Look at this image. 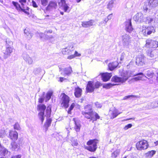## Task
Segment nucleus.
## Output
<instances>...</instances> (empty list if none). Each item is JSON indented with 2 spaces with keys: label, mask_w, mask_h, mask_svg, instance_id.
I'll list each match as a JSON object with an SVG mask.
<instances>
[{
  "label": "nucleus",
  "mask_w": 158,
  "mask_h": 158,
  "mask_svg": "<svg viewBox=\"0 0 158 158\" xmlns=\"http://www.w3.org/2000/svg\"><path fill=\"white\" fill-rule=\"evenodd\" d=\"M37 110L38 111H39L38 114V116L39 119L41 121L42 124H43L44 120V112L45 110L46 116L48 117H50L52 112L50 105L46 107V106L44 104H39L37 105Z\"/></svg>",
  "instance_id": "f257e3e1"
},
{
  "label": "nucleus",
  "mask_w": 158,
  "mask_h": 158,
  "mask_svg": "<svg viewBox=\"0 0 158 158\" xmlns=\"http://www.w3.org/2000/svg\"><path fill=\"white\" fill-rule=\"evenodd\" d=\"M85 110V111H82V114L86 118L89 119L90 121H95L99 118L98 113L92 110V108L90 105L86 106Z\"/></svg>",
  "instance_id": "f03ea898"
},
{
  "label": "nucleus",
  "mask_w": 158,
  "mask_h": 158,
  "mask_svg": "<svg viewBox=\"0 0 158 158\" xmlns=\"http://www.w3.org/2000/svg\"><path fill=\"white\" fill-rule=\"evenodd\" d=\"M61 98L60 103L61 107L66 109L69 106V103L70 101L69 96L64 93H62L60 94Z\"/></svg>",
  "instance_id": "7ed1b4c3"
},
{
  "label": "nucleus",
  "mask_w": 158,
  "mask_h": 158,
  "mask_svg": "<svg viewBox=\"0 0 158 158\" xmlns=\"http://www.w3.org/2000/svg\"><path fill=\"white\" fill-rule=\"evenodd\" d=\"M12 4L15 9L19 12H23L27 15H30V8L27 6L25 8L24 6H21L17 2L12 1Z\"/></svg>",
  "instance_id": "20e7f679"
},
{
  "label": "nucleus",
  "mask_w": 158,
  "mask_h": 158,
  "mask_svg": "<svg viewBox=\"0 0 158 158\" xmlns=\"http://www.w3.org/2000/svg\"><path fill=\"white\" fill-rule=\"evenodd\" d=\"M98 141V140L95 139L89 140L86 143L88 146L85 147V149L91 152H95L97 148Z\"/></svg>",
  "instance_id": "39448f33"
},
{
  "label": "nucleus",
  "mask_w": 158,
  "mask_h": 158,
  "mask_svg": "<svg viewBox=\"0 0 158 158\" xmlns=\"http://www.w3.org/2000/svg\"><path fill=\"white\" fill-rule=\"evenodd\" d=\"M6 49L4 51L3 57L6 59L10 56L11 53L13 52V48L12 47L13 43L11 41L9 42V40H6Z\"/></svg>",
  "instance_id": "423d86ee"
},
{
  "label": "nucleus",
  "mask_w": 158,
  "mask_h": 158,
  "mask_svg": "<svg viewBox=\"0 0 158 158\" xmlns=\"http://www.w3.org/2000/svg\"><path fill=\"white\" fill-rule=\"evenodd\" d=\"M121 39L123 47L126 48H128L131 42L130 36L127 34H124L121 36Z\"/></svg>",
  "instance_id": "0eeeda50"
},
{
  "label": "nucleus",
  "mask_w": 158,
  "mask_h": 158,
  "mask_svg": "<svg viewBox=\"0 0 158 158\" xmlns=\"http://www.w3.org/2000/svg\"><path fill=\"white\" fill-rule=\"evenodd\" d=\"M94 84V81H88L86 88V91L87 93H91L94 91L95 88H98L99 87L98 84Z\"/></svg>",
  "instance_id": "6e6552de"
},
{
  "label": "nucleus",
  "mask_w": 158,
  "mask_h": 158,
  "mask_svg": "<svg viewBox=\"0 0 158 158\" xmlns=\"http://www.w3.org/2000/svg\"><path fill=\"white\" fill-rule=\"evenodd\" d=\"M148 146L147 141L144 140L138 142L136 144V147L138 150H141L147 149Z\"/></svg>",
  "instance_id": "1a4fd4ad"
},
{
  "label": "nucleus",
  "mask_w": 158,
  "mask_h": 158,
  "mask_svg": "<svg viewBox=\"0 0 158 158\" xmlns=\"http://www.w3.org/2000/svg\"><path fill=\"white\" fill-rule=\"evenodd\" d=\"M134 72L131 70L123 71L121 74L123 81L125 82L131 77L133 76Z\"/></svg>",
  "instance_id": "9d476101"
},
{
  "label": "nucleus",
  "mask_w": 158,
  "mask_h": 158,
  "mask_svg": "<svg viewBox=\"0 0 158 158\" xmlns=\"http://www.w3.org/2000/svg\"><path fill=\"white\" fill-rule=\"evenodd\" d=\"M158 46V42L151 39H148L146 40L145 47L147 48H156Z\"/></svg>",
  "instance_id": "9b49d317"
},
{
  "label": "nucleus",
  "mask_w": 158,
  "mask_h": 158,
  "mask_svg": "<svg viewBox=\"0 0 158 158\" xmlns=\"http://www.w3.org/2000/svg\"><path fill=\"white\" fill-rule=\"evenodd\" d=\"M142 32L144 36H147L152 33H154L155 32V29L153 26H148L143 29Z\"/></svg>",
  "instance_id": "f8f14e48"
},
{
  "label": "nucleus",
  "mask_w": 158,
  "mask_h": 158,
  "mask_svg": "<svg viewBox=\"0 0 158 158\" xmlns=\"http://www.w3.org/2000/svg\"><path fill=\"white\" fill-rule=\"evenodd\" d=\"M8 138L13 141L17 140L18 138V132L16 131L10 130L9 132Z\"/></svg>",
  "instance_id": "ddd939ff"
},
{
  "label": "nucleus",
  "mask_w": 158,
  "mask_h": 158,
  "mask_svg": "<svg viewBox=\"0 0 158 158\" xmlns=\"http://www.w3.org/2000/svg\"><path fill=\"white\" fill-rule=\"evenodd\" d=\"M136 64L139 66H142L145 63L144 57L142 55L138 56L136 58Z\"/></svg>",
  "instance_id": "4468645a"
},
{
  "label": "nucleus",
  "mask_w": 158,
  "mask_h": 158,
  "mask_svg": "<svg viewBox=\"0 0 158 158\" xmlns=\"http://www.w3.org/2000/svg\"><path fill=\"white\" fill-rule=\"evenodd\" d=\"M57 7V2L56 1H52L49 2L46 10L47 11H50L56 9Z\"/></svg>",
  "instance_id": "2eb2a0df"
},
{
  "label": "nucleus",
  "mask_w": 158,
  "mask_h": 158,
  "mask_svg": "<svg viewBox=\"0 0 158 158\" xmlns=\"http://www.w3.org/2000/svg\"><path fill=\"white\" fill-rule=\"evenodd\" d=\"M143 15L141 12L137 13L133 17L134 20L135 21L140 22L143 21Z\"/></svg>",
  "instance_id": "dca6fc26"
},
{
  "label": "nucleus",
  "mask_w": 158,
  "mask_h": 158,
  "mask_svg": "<svg viewBox=\"0 0 158 158\" xmlns=\"http://www.w3.org/2000/svg\"><path fill=\"white\" fill-rule=\"evenodd\" d=\"M112 76L111 73H105L101 74L102 80L104 82H106L109 80Z\"/></svg>",
  "instance_id": "f3484780"
},
{
  "label": "nucleus",
  "mask_w": 158,
  "mask_h": 158,
  "mask_svg": "<svg viewBox=\"0 0 158 158\" xmlns=\"http://www.w3.org/2000/svg\"><path fill=\"white\" fill-rule=\"evenodd\" d=\"M73 120L74 122L75 126L74 129L77 132H79L81 127V125L79 122V121L76 118H74Z\"/></svg>",
  "instance_id": "a211bd4d"
},
{
  "label": "nucleus",
  "mask_w": 158,
  "mask_h": 158,
  "mask_svg": "<svg viewBox=\"0 0 158 158\" xmlns=\"http://www.w3.org/2000/svg\"><path fill=\"white\" fill-rule=\"evenodd\" d=\"M82 89L79 87L77 86L75 88L74 94L75 97L79 98L81 97L82 94Z\"/></svg>",
  "instance_id": "6ab92c4d"
},
{
  "label": "nucleus",
  "mask_w": 158,
  "mask_h": 158,
  "mask_svg": "<svg viewBox=\"0 0 158 158\" xmlns=\"http://www.w3.org/2000/svg\"><path fill=\"white\" fill-rule=\"evenodd\" d=\"M125 30L127 32L129 33H131L133 31V28L132 27L131 21H128L126 23Z\"/></svg>",
  "instance_id": "aec40b11"
},
{
  "label": "nucleus",
  "mask_w": 158,
  "mask_h": 158,
  "mask_svg": "<svg viewBox=\"0 0 158 158\" xmlns=\"http://www.w3.org/2000/svg\"><path fill=\"white\" fill-rule=\"evenodd\" d=\"M73 49H70L67 48H63L62 50V52L64 55H71L73 52Z\"/></svg>",
  "instance_id": "412c9836"
},
{
  "label": "nucleus",
  "mask_w": 158,
  "mask_h": 158,
  "mask_svg": "<svg viewBox=\"0 0 158 158\" xmlns=\"http://www.w3.org/2000/svg\"><path fill=\"white\" fill-rule=\"evenodd\" d=\"M111 81L112 82L117 83H123V80L121 77H118L117 76H115L112 77Z\"/></svg>",
  "instance_id": "4be33fe9"
},
{
  "label": "nucleus",
  "mask_w": 158,
  "mask_h": 158,
  "mask_svg": "<svg viewBox=\"0 0 158 158\" xmlns=\"http://www.w3.org/2000/svg\"><path fill=\"white\" fill-rule=\"evenodd\" d=\"M118 65V63L117 61H114L108 64V67L110 70L112 71L116 68Z\"/></svg>",
  "instance_id": "5701e85b"
},
{
  "label": "nucleus",
  "mask_w": 158,
  "mask_h": 158,
  "mask_svg": "<svg viewBox=\"0 0 158 158\" xmlns=\"http://www.w3.org/2000/svg\"><path fill=\"white\" fill-rule=\"evenodd\" d=\"M158 4V0H150L148 2V5L149 4L150 8H153L157 6Z\"/></svg>",
  "instance_id": "b1692460"
},
{
  "label": "nucleus",
  "mask_w": 158,
  "mask_h": 158,
  "mask_svg": "<svg viewBox=\"0 0 158 158\" xmlns=\"http://www.w3.org/2000/svg\"><path fill=\"white\" fill-rule=\"evenodd\" d=\"M118 84H112L111 83H107L106 84H102L99 83V86L101 85H102L103 88L107 89H109L113 86L118 85Z\"/></svg>",
  "instance_id": "393cba45"
},
{
  "label": "nucleus",
  "mask_w": 158,
  "mask_h": 158,
  "mask_svg": "<svg viewBox=\"0 0 158 158\" xmlns=\"http://www.w3.org/2000/svg\"><path fill=\"white\" fill-rule=\"evenodd\" d=\"M52 121V119L51 118H48L46 120L44 125L46 131L48 130V127L50 126Z\"/></svg>",
  "instance_id": "a878e982"
},
{
  "label": "nucleus",
  "mask_w": 158,
  "mask_h": 158,
  "mask_svg": "<svg viewBox=\"0 0 158 158\" xmlns=\"http://www.w3.org/2000/svg\"><path fill=\"white\" fill-rule=\"evenodd\" d=\"M81 25L83 27H88L92 26L93 25V23L91 21L83 22H82Z\"/></svg>",
  "instance_id": "bb28decb"
},
{
  "label": "nucleus",
  "mask_w": 158,
  "mask_h": 158,
  "mask_svg": "<svg viewBox=\"0 0 158 158\" xmlns=\"http://www.w3.org/2000/svg\"><path fill=\"white\" fill-rule=\"evenodd\" d=\"M64 71L65 75H69L72 73V70L71 67H69L65 68L64 70Z\"/></svg>",
  "instance_id": "cd10ccee"
},
{
  "label": "nucleus",
  "mask_w": 158,
  "mask_h": 158,
  "mask_svg": "<svg viewBox=\"0 0 158 158\" xmlns=\"http://www.w3.org/2000/svg\"><path fill=\"white\" fill-rule=\"evenodd\" d=\"M81 56V54L80 53H79L77 51H75L73 54L72 55L71 54V55L67 57V58L69 59H71L76 57L80 56Z\"/></svg>",
  "instance_id": "c85d7f7f"
},
{
  "label": "nucleus",
  "mask_w": 158,
  "mask_h": 158,
  "mask_svg": "<svg viewBox=\"0 0 158 158\" xmlns=\"http://www.w3.org/2000/svg\"><path fill=\"white\" fill-rule=\"evenodd\" d=\"M10 145L11 146V149L13 151H15L16 148L19 147L18 143H16L15 141H13L11 142Z\"/></svg>",
  "instance_id": "c756f323"
},
{
  "label": "nucleus",
  "mask_w": 158,
  "mask_h": 158,
  "mask_svg": "<svg viewBox=\"0 0 158 158\" xmlns=\"http://www.w3.org/2000/svg\"><path fill=\"white\" fill-rule=\"evenodd\" d=\"M1 149L0 150V154L5 156L8 152L7 150L3 147H2Z\"/></svg>",
  "instance_id": "7c9ffc66"
},
{
  "label": "nucleus",
  "mask_w": 158,
  "mask_h": 158,
  "mask_svg": "<svg viewBox=\"0 0 158 158\" xmlns=\"http://www.w3.org/2000/svg\"><path fill=\"white\" fill-rule=\"evenodd\" d=\"M154 22V20L152 18H151L150 17H147L146 18V20L145 21L146 24L151 25Z\"/></svg>",
  "instance_id": "2f4dec72"
},
{
  "label": "nucleus",
  "mask_w": 158,
  "mask_h": 158,
  "mask_svg": "<svg viewBox=\"0 0 158 158\" xmlns=\"http://www.w3.org/2000/svg\"><path fill=\"white\" fill-rule=\"evenodd\" d=\"M156 152V151L152 150L148 152L146 154V155L149 158H151L155 154Z\"/></svg>",
  "instance_id": "473e14b6"
},
{
  "label": "nucleus",
  "mask_w": 158,
  "mask_h": 158,
  "mask_svg": "<svg viewBox=\"0 0 158 158\" xmlns=\"http://www.w3.org/2000/svg\"><path fill=\"white\" fill-rule=\"evenodd\" d=\"M145 74L148 77L150 78H152L153 77L154 73L152 70H150L147 71L145 73Z\"/></svg>",
  "instance_id": "72a5a7b5"
},
{
  "label": "nucleus",
  "mask_w": 158,
  "mask_h": 158,
  "mask_svg": "<svg viewBox=\"0 0 158 158\" xmlns=\"http://www.w3.org/2000/svg\"><path fill=\"white\" fill-rule=\"evenodd\" d=\"M53 92L52 91H50L48 92L46 94V98L47 101L49 100L53 94Z\"/></svg>",
  "instance_id": "f704fd0d"
},
{
  "label": "nucleus",
  "mask_w": 158,
  "mask_h": 158,
  "mask_svg": "<svg viewBox=\"0 0 158 158\" xmlns=\"http://www.w3.org/2000/svg\"><path fill=\"white\" fill-rule=\"evenodd\" d=\"M120 151L117 150L114 151L112 153L111 157L112 158H116L119 154Z\"/></svg>",
  "instance_id": "c9c22d12"
},
{
  "label": "nucleus",
  "mask_w": 158,
  "mask_h": 158,
  "mask_svg": "<svg viewBox=\"0 0 158 158\" xmlns=\"http://www.w3.org/2000/svg\"><path fill=\"white\" fill-rule=\"evenodd\" d=\"M75 106V104L74 103H72L70 106L68 110L67 111V113L68 114H71V110H73V108Z\"/></svg>",
  "instance_id": "e433bc0d"
},
{
  "label": "nucleus",
  "mask_w": 158,
  "mask_h": 158,
  "mask_svg": "<svg viewBox=\"0 0 158 158\" xmlns=\"http://www.w3.org/2000/svg\"><path fill=\"white\" fill-rule=\"evenodd\" d=\"M120 113H119L117 110H114L112 113V115L111 117V118H114L116 117Z\"/></svg>",
  "instance_id": "4c0bfd02"
},
{
  "label": "nucleus",
  "mask_w": 158,
  "mask_h": 158,
  "mask_svg": "<svg viewBox=\"0 0 158 158\" xmlns=\"http://www.w3.org/2000/svg\"><path fill=\"white\" fill-rule=\"evenodd\" d=\"M147 55L151 58L153 57L154 56V51H151L150 50H148L146 51Z\"/></svg>",
  "instance_id": "58836bf2"
},
{
  "label": "nucleus",
  "mask_w": 158,
  "mask_h": 158,
  "mask_svg": "<svg viewBox=\"0 0 158 158\" xmlns=\"http://www.w3.org/2000/svg\"><path fill=\"white\" fill-rule=\"evenodd\" d=\"M148 2L145 3L143 6V10L144 11H145L146 12H147L148 9H151L150 8V6H150L149 4L148 5Z\"/></svg>",
  "instance_id": "ea45409f"
},
{
  "label": "nucleus",
  "mask_w": 158,
  "mask_h": 158,
  "mask_svg": "<svg viewBox=\"0 0 158 158\" xmlns=\"http://www.w3.org/2000/svg\"><path fill=\"white\" fill-rule=\"evenodd\" d=\"M114 1L113 0H111L109 2L107 5V8L110 10H111L113 7Z\"/></svg>",
  "instance_id": "a19ab883"
},
{
  "label": "nucleus",
  "mask_w": 158,
  "mask_h": 158,
  "mask_svg": "<svg viewBox=\"0 0 158 158\" xmlns=\"http://www.w3.org/2000/svg\"><path fill=\"white\" fill-rule=\"evenodd\" d=\"M13 127L15 130H19L21 129L20 125L18 122L16 123L14 125Z\"/></svg>",
  "instance_id": "79ce46f5"
},
{
  "label": "nucleus",
  "mask_w": 158,
  "mask_h": 158,
  "mask_svg": "<svg viewBox=\"0 0 158 158\" xmlns=\"http://www.w3.org/2000/svg\"><path fill=\"white\" fill-rule=\"evenodd\" d=\"M154 104L155 103H154L153 102L149 103L147 105V108L148 109H151L155 108Z\"/></svg>",
  "instance_id": "37998d69"
},
{
  "label": "nucleus",
  "mask_w": 158,
  "mask_h": 158,
  "mask_svg": "<svg viewBox=\"0 0 158 158\" xmlns=\"http://www.w3.org/2000/svg\"><path fill=\"white\" fill-rule=\"evenodd\" d=\"M41 4L43 6H46L48 3V0H40Z\"/></svg>",
  "instance_id": "c03bdc74"
},
{
  "label": "nucleus",
  "mask_w": 158,
  "mask_h": 158,
  "mask_svg": "<svg viewBox=\"0 0 158 158\" xmlns=\"http://www.w3.org/2000/svg\"><path fill=\"white\" fill-rule=\"evenodd\" d=\"M142 79V77H136L133 78H132L131 79V80L132 81H137L138 80H141Z\"/></svg>",
  "instance_id": "a18cd8bd"
},
{
  "label": "nucleus",
  "mask_w": 158,
  "mask_h": 158,
  "mask_svg": "<svg viewBox=\"0 0 158 158\" xmlns=\"http://www.w3.org/2000/svg\"><path fill=\"white\" fill-rule=\"evenodd\" d=\"M62 7H63L64 10L65 12H66L68 10L69 8V7L67 4L63 6Z\"/></svg>",
  "instance_id": "49530a36"
},
{
  "label": "nucleus",
  "mask_w": 158,
  "mask_h": 158,
  "mask_svg": "<svg viewBox=\"0 0 158 158\" xmlns=\"http://www.w3.org/2000/svg\"><path fill=\"white\" fill-rule=\"evenodd\" d=\"M32 5L34 8H37L38 7V5L37 4L36 2L32 0L31 2Z\"/></svg>",
  "instance_id": "de8ad7c7"
},
{
  "label": "nucleus",
  "mask_w": 158,
  "mask_h": 158,
  "mask_svg": "<svg viewBox=\"0 0 158 158\" xmlns=\"http://www.w3.org/2000/svg\"><path fill=\"white\" fill-rule=\"evenodd\" d=\"M132 126V125L131 124H129L128 125L125 126L124 127V129L125 130H127L128 129L131 128Z\"/></svg>",
  "instance_id": "09e8293b"
},
{
  "label": "nucleus",
  "mask_w": 158,
  "mask_h": 158,
  "mask_svg": "<svg viewBox=\"0 0 158 158\" xmlns=\"http://www.w3.org/2000/svg\"><path fill=\"white\" fill-rule=\"evenodd\" d=\"M19 2L21 3L22 6H24V4L26 3L27 0H19Z\"/></svg>",
  "instance_id": "8fccbe9b"
},
{
  "label": "nucleus",
  "mask_w": 158,
  "mask_h": 158,
  "mask_svg": "<svg viewBox=\"0 0 158 158\" xmlns=\"http://www.w3.org/2000/svg\"><path fill=\"white\" fill-rule=\"evenodd\" d=\"M44 98L40 97L38 99V103H41H41H43L44 102Z\"/></svg>",
  "instance_id": "3c124183"
},
{
  "label": "nucleus",
  "mask_w": 158,
  "mask_h": 158,
  "mask_svg": "<svg viewBox=\"0 0 158 158\" xmlns=\"http://www.w3.org/2000/svg\"><path fill=\"white\" fill-rule=\"evenodd\" d=\"M135 97V96H134L133 95H128V96H126L124 97L123 98V99L125 100V99H126L128 98H133V97Z\"/></svg>",
  "instance_id": "603ef678"
},
{
  "label": "nucleus",
  "mask_w": 158,
  "mask_h": 158,
  "mask_svg": "<svg viewBox=\"0 0 158 158\" xmlns=\"http://www.w3.org/2000/svg\"><path fill=\"white\" fill-rule=\"evenodd\" d=\"M21 155L20 154L13 155L11 157V158H21Z\"/></svg>",
  "instance_id": "864d4df0"
},
{
  "label": "nucleus",
  "mask_w": 158,
  "mask_h": 158,
  "mask_svg": "<svg viewBox=\"0 0 158 158\" xmlns=\"http://www.w3.org/2000/svg\"><path fill=\"white\" fill-rule=\"evenodd\" d=\"M60 2L61 3V6H62L67 4L65 0H60Z\"/></svg>",
  "instance_id": "5fc2aeb1"
},
{
  "label": "nucleus",
  "mask_w": 158,
  "mask_h": 158,
  "mask_svg": "<svg viewBox=\"0 0 158 158\" xmlns=\"http://www.w3.org/2000/svg\"><path fill=\"white\" fill-rule=\"evenodd\" d=\"M125 55V54L124 52H123L121 53V56L120 57V60L121 61H122L123 60L124 58Z\"/></svg>",
  "instance_id": "6e6d98bb"
},
{
  "label": "nucleus",
  "mask_w": 158,
  "mask_h": 158,
  "mask_svg": "<svg viewBox=\"0 0 158 158\" xmlns=\"http://www.w3.org/2000/svg\"><path fill=\"white\" fill-rule=\"evenodd\" d=\"M66 80V79L63 77H59V81L60 82H62L64 80Z\"/></svg>",
  "instance_id": "4d7b16f0"
},
{
  "label": "nucleus",
  "mask_w": 158,
  "mask_h": 158,
  "mask_svg": "<svg viewBox=\"0 0 158 158\" xmlns=\"http://www.w3.org/2000/svg\"><path fill=\"white\" fill-rule=\"evenodd\" d=\"M138 75H143V76H144V74L142 73H138L136 74H134L133 76H138Z\"/></svg>",
  "instance_id": "13d9d810"
},
{
  "label": "nucleus",
  "mask_w": 158,
  "mask_h": 158,
  "mask_svg": "<svg viewBox=\"0 0 158 158\" xmlns=\"http://www.w3.org/2000/svg\"><path fill=\"white\" fill-rule=\"evenodd\" d=\"M155 106V108L158 107V101L156 102H153Z\"/></svg>",
  "instance_id": "bf43d9fd"
},
{
  "label": "nucleus",
  "mask_w": 158,
  "mask_h": 158,
  "mask_svg": "<svg viewBox=\"0 0 158 158\" xmlns=\"http://www.w3.org/2000/svg\"><path fill=\"white\" fill-rule=\"evenodd\" d=\"M112 14H110L107 17L108 19L110 20L112 18Z\"/></svg>",
  "instance_id": "052dcab7"
},
{
  "label": "nucleus",
  "mask_w": 158,
  "mask_h": 158,
  "mask_svg": "<svg viewBox=\"0 0 158 158\" xmlns=\"http://www.w3.org/2000/svg\"><path fill=\"white\" fill-rule=\"evenodd\" d=\"M109 20L107 18H105L103 22V23L105 24Z\"/></svg>",
  "instance_id": "680f3d73"
},
{
  "label": "nucleus",
  "mask_w": 158,
  "mask_h": 158,
  "mask_svg": "<svg viewBox=\"0 0 158 158\" xmlns=\"http://www.w3.org/2000/svg\"><path fill=\"white\" fill-rule=\"evenodd\" d=\"M154 143L155 146L158 145V140L154 142Z\"/></svg>",
  "instance_id": "e2e57ef3"
},
{
  "label": "nucleus",
  "mask_w": 158,
  "mask_h": 158,
  "mask_svg": "<svg viewBox=\"0 0 158 158\" xmlns=\"http://www.w3.org/2000/svg\"><path fill=\"white\" fill-rule=\"evenodd\" d=\"M81 0H76V2H77V3H79L81 1Z\"/></svg>",
  "instance_id": "0e129e2a"
},
{
  "label": "nucleus",
  "mask_w": 158,
  "mask_h": 158,
  "mask_svg": "<svg viewBox=\"0 0 158 158\" xmlns=\"http://www.w3.org/2000/svg\"><path fill=\"white\" fill-rule=\"evenodd\" d=\"M131 158H136V157L135 156H131Z\"/></svg>",
  "instance_id": "69168bd1"
},
{
  "label": "nucleus",
  "mask_w": 158,
  "mask_h": 158,
  "mask_svg": "<svg viewBox=\"0 0 158 158\" xmlns=\"http://www.w3.org/2000/svg\"><path fill=\"white\" fill-rule=\"evenodd\" d=\"M48 32L50 33H52V30H49L48 31Z\"/></svg>",
  "instance_id": "338daca9"
},
{
  "label": "nucleus",
  "mask_w": 158,
  "mask_h": 158,
  "mask_svg": "<svg viewBox=\"0 0 158 158\" xmlns=\"http://www.w3.org/2000/svg\"><path fill=\"white\" fill-rule=\"evenodd\" d=\"M156 80H157V81L158 82V77H156Z\"/></svg>",
  "instance_id": "774afa93"
}]
</instances>
